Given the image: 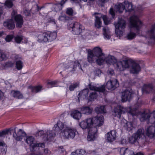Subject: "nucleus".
<instances>
[{
	"label": "nucleus",
	"mask_w": 155,
	"mask_h": 155,
	"mask_svg": "<svg viewBox=\"0 0 155 155\" xmlns=\"http://www.w3.org/2000/svg\"><path fill=\"white\" fill-rule=\"evenodd\" d=\"M54 129L56 132H60V135L64 139H73L77 132L75 129L67 126L60 121L54 125Z\"/></svg>",
	"instance_id": "f257e3e1"
},
{
	"label": "nucleus",
	"mask_w": 155,
	"mask_h": 155,
	"mask_svg": "<svg viewBox=\"0 0 155 155\" xmlns=\"http://www.w3.org/2000/svg\"><path fill=\"white\" fill-rule=\"evenodd\" d=\"M130 23L131 26L130 31L127 34V39H134L137 35L140 33V31L143 25V24L137 16L133 15L130 18Z\"/></svg>",
	"instance_id": "f03ea898"
},
{
	"label": "nucleus",
	"mask_w": 155,
	"mask_h": 155,
	"mask_svg": "<svg viewBox=\"0 0 155 155\" xmlns=\"http://www.w3.org/2000/svg\"><path fill=\"white\" fill-rule=\"evenodd\" d=\"M139 140V143L142 142L144 143L146 141V137L144 134V130L143 128L139 129L136 133L134 134L129 137V142L131 144H134Z\"/></svg>",
	"instance_id": "7ed1b4c3"
},
{
	"label": "nucleus",
	"mask_w": 155,
	"mask_h": 155,
	"mask_svg": "<svg viewBox=\"0 0 155 155\" xmlns=\"http://www.w3.org/2000/svg\"><path fill=\"white\" fill-rule=\"evenodd\" d=\"M35 140L34 138L32 136H27L25 140V142L30 146V149L32 151H36L39 149L40 147L43 148L45 146L44 143H33Z\"/></svg>",
	"instance_id": "20e7f679"
},
{
	"label": "nucleus",
	"mask_w": 155,
	"mask_h": 155,
	"mask_svg": "<svg viewBox=\"0 0 155 155\" xmlns=\"http://www.w3.org/2000/svg\"><path fill=\"white\" fill-rule=\"evenodd\" d=\"M89 87L91 90L94 91L90 92L89 97L91 101L94 100L97 97L96 91L103 92L105 91V87L104 85H101L100 87H97L90 84Z\"/></svg>",
	"instance_id": "39448f33"
},
{
	"label": "nucleus",
	"mask_w": 155,
	"mask_h": 155,
	"mask_svg": "<svg viewBox=\"0 0 155 155\" xmlns=\"http://www.w3.org/2000/svg\"><path fill=\"white\" fill-rule=\"evenodd\" d=\"M93 15H94L95 18V26L98 28H100L101 27V18H102L103 19L105 24L107 25V18L106 15H103L102 14L99 13H94Z\"/></svg>",
	"instance_id": "423d86ee"
},
{
	"label": "nucleus",
	"mask_w": 155,
	"mask_h": 155,
	"mask_svg": "<svg viewBox=\"0 0 155 155\" xmlns=\"http://www.w3.org/2000/svg\"><path fill=\"white\" fill-rule=\"evenodd\" d=\"M129 61L130 62L128 63L129 66L128 68H130V72L133 74H137L141 70L139 65L131 59L129 58Z\"/></svg>",
	"instance_id": "0eeeda50"
},
{
	"label": "nucleus",
	"mask_w": 155,
	"mask_h": 155,
	"mask_svg": "<svg viewBox=\"0 0 155 155\" xmlns=\"http://www.w3.org/2000/svg\"><path fill=\"white\" fill-rule=\"evenodd\" d=\"M69 29H72V33L74 35H79L82 31V26L78 22H72L69 24Z\"/></svg>",
	"instance_id": "6e6552de"
},
{
	"label": "nucleus",
	"mask_w": 155,
	"mask_h": 155,
	"mask_svg": "<svg viewBox=\"0 0 155 155\" xmlns=\"http://www.w3.org/2000/svg\"><path fill=\"white\" fill-rule=\"evenodd\" d=\"M87 60L89 63H91L96 62L97 64L100 65L103 64L102 60L100 61L99 59L96 58L90 50H89L88 51Z\"/></svg>",
	"instance_id": "1a4fd4ad"
},
{
	"label": "nucleus",
	"mask_w": 155,
	"mask_h": 155,
	"mask_svg": "<svg viewBox=\"0 0 155 155\" xmlns=\"http://www.w3.org/2000/svg\"><path fill=\"white\" fill-rule=\"evenodd\" d=\"M129 59L123 60L122 61H117L116 62V68L117 71H122L125 69L129 68L128 63L130 61H129Z\"/></svg>",
	"instance_id": "9d476101"
},
{
	"label": "nucleus",
	"mask_w": 155,
	"mask_h": 155,
	"mask_svg": "<svg viewBox=\"0 0 155 155\" xmlns=\"http://www.w3.org/2000/svg\"><path fill=\"white\" fill-rule=\"evenodd\" d=\"M92 123L91 126H94L99 127L103 125L104 123V118L103 116L98 115L94 117L91 118Z\"/></svg>",
	"instance_id": "9b49d317"
},
{
	"label": "nucleus",
	"mask_w": 155,
	"mask_h": 155,
	"mask_svg": "<svg viewBox=\"0 0 155 155\" xmlns=\"http://www.w3.org/2000/svg\"><path fill=\"white\" fill-rule=\"evenodd\" d=\"M93 53L100 61L102 60V63H103L104 58L105 54L102 52V50L99 47L95 48L93 51Z\"/></svg>",
	"instance_id": "f8f14e48"
},
{
	"label": "nucleus",
	"mask_w": 155,
	"mask_h": 155,
	"mask_svg": "<svg viewBox=\"0 0 155 155\" xmlns=\"http://www.w3.org/2000/svg\"><path fill=\"white\" fill-rule=\"evenodd\" d=\"M119 86V83L116 79L108 81L106 84V87L109 90H113Z\"/></svg>",
	"instance_id": "ddd939ff"
},
{
	"label": "nucleus",
	"mask_w": 155,
	"mask_h": 155,
	"mask_svg": "<svg viewBox=\"0 0 155 155\" xmlns=\"http://www.w3.org/2000/svg\"><path fill=\"white\" fill-rule=\"evenodd\" d=\"M117 132L115 130H112L106 134V140L111 143L115 140L117 136Z\"/></svg>",
	"instance_id": "4468645a"
},
{
	"label": "nucleus",
	"mask_w": 155,
	"mask_h": 155,
	"mask_svg": "<svg viewBox=\"0 0 155 155\" xmlns=\"http://www.w3.org/2000/svg\"><path fill=\"white\" fill-rule=\"evenodd\" d=\"M132 92L128 90H125L122 93L121 100L123 102L129 101L131 97Z\"/></svg>",
	"instance_id": "2eb2a0df"
},
{
	"label": "nucleus",
	"mask_w": 155,
	"mask_h": 155,
	"mask_svg": "<svg viewBox=\"0 0 155 155\" xmlns=\"http://www.w3.org/2000/svg\"><path fill=\"white\" fill-rule=\"evenodd\" d=\"M155 31V25H153L150 30L147 31L146 32V36L147 38H150L153 41H155V35L154 32Z\"/></svg>",
	"instance_id": "dca6fc26"
},
{
	"label": "nucleus",
	"mask_w": 155,
	"mask_h": 155,
	"mask_svg": "<svg viewBox=\"0 0 155 155\" xmlns=\"http://www.w3.org/2000/svg\"><path fill=\"white\" fill-rule=\"evenodd\" d=\"M26 135V133L23 130L19 129L17 133H16L15 130L13 134V137L15 140L19 141L23 139V137Z\"/></svg>",
	"instance_id": "f3484780"
},
{
	"label": "nucleus",
	"mask_w": 155,
	"mask_h": 155,
	"mask_svg": "<svg viewBox=\"0 0 155 155\" xmlns=\"http://www.w3.org/2000/svg\"><path fill=\"white\" fill-rule=\"evenodd\" d=\"M146 135L150 138H155V127L152 126L148 127L146 129Z\"/></svg>",
	"instance_id": "a211bd4d"
},
{
	"label": "nucleus",
	"mask_w": 155,
	"mask_h": 155,
	"mask_svg": "<svg viewBox=\"0 0 155 155\" xmlns=\"http://www.w3.org/2000/svg\"><path fill=\"white\" fill-rule=\"evenodd\" d=\"M115 28H118L124 30L126 27V22L125 20L122 18H119L117 22L114 23Z\"/></svg>",
	"instance_id": "6ab92c4d"
},
{
	"label": "nucleus",
	"mask_w": 155,
	"mask_h": 155,
	"mask_svg": "<svg viewBox=\"0 0 155 155\" xmlns=\"http://www.w3.org/2000/svg\"><path fill=\"white\" fill-rule=\"evenodd\" d=\"M14 19L16 27L21 28L23 23V19L22 16L20 15H16L14 17Z\"/></svg>",
	"instance_id": "aec40b11"
},
{
	"label": "nucleus",
	"mask_w": 155,
	"mask_h": 155,
	"mask_svg": "<svg viewBox=\"0 0 155 155\" xmlns=\"http://www.w3.org/2000/svg\"><path fill=\"white\" fill-rule=\"evenodd\" d=\"M92 120L91 118L86 119V121H83L79 124L80 126L83 129H88L91 126Z\"/></svg>",
	"instance_id": "412c9836"
},
{
	"label": "nucleus",
	"mask_w": 155,
	"mask_h": 155,
	"mask_svg": "<svg viewBox=\"0 0 155 155\" xmlns=\"http://www.w3.org/2000/svg\"><path fill=\"white\" fill-rule=\"evenodd\" d=\"M104 59L103 63L104 61H105L107 64H113L116 62L115 58L114 56L110 55L107 56L104 55Z\"/></svg>",
	"instance_id": "4be33fe9"
},
{
	"label": "nucleus",
	"mask_w": 155,
	"mask_h": 155,
	"mask_svg": "<svg viewBox=\"0 0 155 155\" xmlns=\"http://www.w3.org/2000/svg\"><path fill=\"white\" fill-rule=\"evenodd\" d=\"M3 25L5 27L9 29H13L15 27L14 22L12 19L8 20L4 22Z\"/></svg>",
	"instance_id": "5701e85b"
},
{
	"label": "nucleus",
	"mask_w": 155,
	"mask_h": 155,
	"mask_svg": "<svg viewBox=\"0 0 155 155\" xmlns=\"http://www.w3.org/2000/svg\"><path fill=\"white\" fill-rule=\"evenodd\" d=\"M126 110L125 108L121 106H120L114 109V112L115 113L116 116L120 118L121 115L122 113H124Z\"/></svg>",
	"instance_id": "b1692460"
},
{
	"label": "nucleus",
	"mask_w": 155,
	"mask_h": 155,
	"mask_svg": "<svg viewBox=\"0 0 155 155\" xmlns=\"http://www.w3.org/2000/svg\"><path fill=\"white\" fill-rule=\"evenodd\" d=\"M114 11L117 12L122 13L124 10V2L119 3L115 5L114 8Z\"/></svg>",
	"instance_id": "393cba45"
},
{
	"label": "nucleus",
	"mask_w": 155,
	"mask_h": 155,
	"mask_svg": "<svg viewBox=\"0 0 155 155\" xmlns=\"http://www.w3.org/2000/svg\"><path fill=\"white\" fill-rule=\"evenodd\" d=\"M89 92L88 89H86L83 90L81 91L78 94V101L79 102L80 99H84L87 97L88 94Z\"/></svg>",
	"instance_id": "a878e982"
},
{
	"label": "nucleus",
	"mask_w": 155,
	"mask_h": 155,
	"mask_svg": "<svg viewBox=\"0 0 155 155\" xmlns=\"http://www.w3.org/2000/svg\"><path fill=\"white\" fill-rule=\"evenodd\" d=\"M15 58L16 60L15 64L16 68L18 70H21L23 66V62L20 60L22 59L21 58L18 57V56H16Z\"/></svg>",
	"instance_id": "bb28decb"
},
{
	"label": "nucleus",
	"mask_w": 155,
	"mask_h": 155,
	"mask_svg": "<svg viewBox=\"0 0 155 155\" xmlns=\"http://www.w3.org/2000/svg\"><path fill=\"white\" fill-rule=\"evenodd\" d=\"M48 37L47 32L40 34L38 37V41L40 42H47L48 41Z\"/></svg>",
	"instance_id": "cd10ccee"
},
{
	"label": "nucleus",
	"mask_w": 155,
	"mask_h": 155,
	"mask_svg": "<svg viewBox=\"0 0 155 155\" xmlns=\"http://www.w3.org/2000/svg\"><path fill=\"white\" fill-rule=\"evenodd\" d=\"M120 153L122 155H134V152L128 148H121L120 150Z\"/></svg>",
	"instance_id": "c85d7f7f"
},
{
	"label": "nucleus",
	"mask_w": 155,
	"mask_h": 155,
	"mask_svg": "<svg viewBox=\"0 0 155 155\" xmlns=\"http://www.w3.org/2000/svg\"><path fill=\"white\" fill-rule=\"evenodd\" d=\"M124 10L125 12H131L134 10L132 4L127 1H125L124 2Z\"/></svg>",
	"instance_id": "c756f323"
},
{
	"label": "nucleus",
	"mask_w": 155,
	"mask_h": 155,
	"mask_svg": "<svg viewBox=\"0 0 155 155\" xmlns=\"http://www.w3.org/2000/svg\"><path fill=\"white\" fill-rule=\"evenodd\" d=\"M140 120L141 121H143L145 120H148L149 122L151 123H153V122L152 120V117L150 114H143L140 118Z\"/></svg>",
	"instance_id": "7c9ffc66"
},
{
	"label": "nucleus",
	"mask_w": 155,
	"mask_h": 155,
	"mask_svg": "<svg viewBox=\"0 0 155 155\" xmlns=\"http://www.w3.org/2000/svg\"><path fill=\"white\" fill-rule=\"evenodd\" d=\"M11 95L13 97L18 99H22L23 97L22 94L18 91H11Z\"/></svg>",
	"instance_id": "2f4dec72"
},
{
	"label": "nucleus",
	"mask_w": 155,
	"mask_h": 155,
	"mask_svg": "<svg viewBox=\"0 0 155 155\" xmlns=\"http://www.w3.org/2000/svg\"><path fill=\"white\" fill-rule=\"evenodd\" d=\"M71 115L72 117L76 120H79L81 116V113L78 110L72 111Z\"/></svg>",
	"instance_id": "473e14b6"
},
{
	"label": "nucleus",
	"mask_w": 155,
	"mask_h": 155,
	"mask_svg": "<svg viewBox=\"0 0 155 155\" xmlns=\"http://www.w3.org/2000/svg\"><path fill=\"white\" fill-rule=\"evenodd\" d=\"M78 66V67L79 69H80L81 70H82L80 64L78 61H75L74 62L71 63L69 67V68H70V71H75V68Z\"/></svg>",
	"instance_id": "72a5a7b5"
},
{
	"label": "nucleus",
	"mask_w": 155,
	"mask_h": 155,
	"mask_svg": "<svg viewBox=\"0 0 155 155\" xmlns=\"http://www.w3.org/2000/svg\"><path fill=\"white\" fill-rule=\"evenodd\" d=\"M153 89V86L152 84L144 85L143 90L146 93H149L152 91Z\"/></svg>",
	"instance_id": "f704fd0d"
},
{
	"label": "nucleus",
	"mask_w": 155,
	"mask_h": 155,
	"mask_svg": "<svg viewBox=\"0 0 155 155\" xmlns=\"http://www.w3.org/2000/svg\"><path fill=\"white\" fill-rule=\"evenodd\" d=\"M103 34L105 39H109L110 38V34L109 29L108 27H105L103 28Z\"/></svg>",
	"instance_id": "c9c22d12"
},
{
	"label": "nucleus",
	"mask_w": 155,
	"mask_h": 155,
	"mask_svg": "<svg viewBox=\"0 0 155 155\" xmlns=\"http://www.w3.org/2000/svg\"><path fill=\"white\" fill-rule=\"evenodd\" d=\"M53 129H54V127H53ZM54 131L52 130H49L48 131L46 132V140H48L51 138L54 137V136H55V135L56 132L58 133V132H56L55 130L53 129ZM59 133H60L59 132Z\"/></svg>",
	"instance_id": "e433bc0d"
},
{
	"label": "nucleus",
	"mask_w": 155,
	"mask_h": 155,
	"mask_svg": "<svg viewBox=\"0 0 155 155\" xmlns=\"http://www.w3.org/2000/svg\"><path fill=\"white\" fill-rule=\"evenodd\" d=\"M48 41H51L54 40L57 37V34L55 32H47Z\"/></svg>",
	"instance_id": "4c0bfd02"
},
{
	"label": "nucleus",
	"mask_w": 155,
	"mask_h": 155,
	"mask_svg": "<svg viewBox=\"0 0 155 155\" xmlns=\"http://www.w3.org/2000/svg\"><path fill=\"white\" fill-rule=\"evenodd\" d=\"M81 111L82 114H91L92 110L89 107H86L81 108Z\"/></svg>",
	"instance_id": "58836bf2"
},
{
	"label": "nucleus",
	"mask_w": 155,
	"mask_h": 155,
	"mask_svg": "<svg viewBox=\"0 0 155 155\" xmlns=\"http://www.w3.org/2000/svg\"><path fill=\"white\" fill-rule=\"evenodd\" d=\"M97 127L94 126H91L88 128L89 129L88 133L97 134Z\"/></svg>",
	"instance_id": "ea45409f"
},
{
	"label": "nucleus",
	"mask_w": 155,
	"mask_h": 155,
	"mask_svg": "<svg viewBox=\"0 0 155 155\" xmlns=\"http://www.w3.org/2000/svg\"><path fill=\"white\" fill-rule=\"evenodd\" d=\"M95 111L98 114L104 113L106 112L104 108V106H100L97 107L95 109Z\"/></svg>",
	"instance_id": "a19ab883"
},
{
	"label": "nucleus",
	"mask_w": 155,
	"mask_h": 155,
	"mask_svg": "<svg viewBox=\"0 0 155 155\" xmlns=\"http://www.w3.org/2000/svg\"><path fill=\"white\" fill-rule=\"evenodd\" d=\"M124 127L126 130L129 131L131 130L134 128L133 124L130 122H127Z\"/></svg>",
	"instance_id": "79ce46f5"
},
{
	"label": "nucleus",
	"mask_w": 155,
	"mask_h": 155,
	"mask_svg": "<svg viewBox=\"0 0 155 155\" xmlns=\"http://www.w3.org/2000/svg\"><path fill=\"white\" fill-rule=\"evenodd\" d=\"M97 137V134L88 133L87 140L89 141L94 140H95Z\"/></svg>",
	"instance_id": "37998d69"
},
{
	"label": "nucleus",
	"mask_w": 155,
	"mask_h": 155,
	"mask_svg": "<svg viewBox=\"0 0 155 155\" xmlns=\"http://www.w3.org/2000/svg\"><path fill=\"white\" fill-rule=\"evenodd\" d=\"M66 13L70 16H72L75 14L74 10L71 8H67L66 12Z\"/></svg>",
	"instance_id": "c03bdc74"
},
{
	"label": "nucleus",
	"mask_w": 155,
	"mask_h": 155,
	"mask_svg": "<svg viewBox=\"0 0 155 155\" xmlns=\"http://www.w3.org/2000/svg\"><path fill=\"white\" fill-rule=\"evenodd\" d=\"M123 30L118 28H116L115 33L117 37L120 38L122 36Z\"/></svg>",
	"instance_id": "a18cd8bd"
},
{
	"label": "nucleus",
	"mask_w": 155,
	"mask_h": 155,
	"mask_svg": "<svg viewBox=\"0 0 155 155\" xmlns=\"http://www.w3.org/2000/svg\"><path fill=\"white\" fill-rule=\"evenodd\" d=\"M42 90V87L38 86L36 87H33L32 88L31 91L32 92L37 93Z\"/></svg>",
	"instance_id": "49530a36"
},
{
	"label": "nucleus",
	"mask_w": 155,
	"mask_h": 155,
	"mask_svg": "<svg viewBox=\"0 0 155 155\" xmlns=\"http://www.w3.org/2000/svg\"><path fill=\"white\" fill-rule=\"evenodd\" d=\"M37 135L38 136H40L44 140H46V134H45V132H44V131L41 130L39 131L37 134Z\"/></svg>",
	"instance_id": "de8ad7c7"
},
{
	"label": "nucleus",
	"mask_w": 155,
	"mask_h": 155,
	"mask_svg": "<svg viewBox=\"0 0 155 155\" xmlns=\"http://www.w3.org/2000/svg\"><path fill=\"white\" fill-rule=\"evenodd\" d=\"M14 39L15 41L17 43H20L21 41L23 39V37L22 36L17 35L15 37Z\"/></svg>",
	"instance_id": "09e8293b"
},
{
	"label": "nucleus",
	"mask_w": 155,
	"mask_h": 155,
	"mask_svg": "<svg viewBox=\"0 0 155 155\" xmlns=\"http://www.w3.org/2000/svg\"><path fill=\"white\" fill-rule=\"evenodd\" d=\"M129 114L131 115L132 116L137 115V111L136 109L133 110L130 109L129 111H128Z\"/></svg>",
	"instance_id": "8fccbe9b"
},
{
	"label": "nucleus",
	"mask_w": 155,
	"mask_h": 155,
	"mask_svg": "<svg viewBox=\"0 0 155 155\" xmlns=\"http://www.w3.org/2000/svg\"><path fill=\"white\" fill-rule=\"evenodd\" d=\"M6 57V55L5 53L0 52V61L5 60Z\"/></svg>",
	"instance_id": "3c124183"
},
{
	"label": "nucleus",
	"mask_w": 155,
	"mask_h": 155,
	"mask_svg": "<svg viewBox=\"0 0 155 155\" xmlns=\"http://www.w3.org/2000/svg\"><path fill=\"white\" fill-rule=\"evenodd\" d=\"M14 37V36L12 35H7L5 38V40L7 42H10Z\"/></svg>",
	"instance_id": "603ef678"
},
{
	"label": "nucleus",
	"mask_w": 155,
	"mask_h": 155,
	"mask_svg": "<svg viewBox=\"0 0 155 155\" xmlns=\"http://www.w3.org/2000/svg\"><path fill=\"white\" fill-rule=\"evenodd\" d=\"M78 84L77 83H75L71 85L69 89L71 91H73L74 89L76 88L78 86Z\"/></svg>",
	"instance_id": "864d4df0"
},
{
	"label": "nucleus",
	"mask_w": 155,
	"mask_h": 155,
	"mask_svg": "<svg viewBox=\"0 0 155 155\" xmlns=\"http://www.w3.org/2000/svg\"><path fill=\"white\" fill-rule=\"evenodd\" d=\"M9 132V130H5L0 132V137H3L8 134Z\"/></svg>",
	"instance_id": "5fc2aeb1"
},
{
	"label": "nucleus",
	"mask_w": 155,
	"mask_h": 155,
	"mask_svg": "<svg viewBox=\"0 0 155 155\" xmlns=\"http://www.w3.org/2000/svg\"><path fill=\"white\" fill-rule=\"evenodd\" d=\"M101 151V149L99 148L96 149L95 150L91 151L90 153L97 154L99 153Z\"/></svg>",
	"instance_id": "6e6d98bb"
},
{
	"label": "nucleus",
	"mask_w": 155,
	"mask_h": 155,
	"mask_svg": "<svg viewBox=\"0 0 155 155\" xmlns=\"http://www.w3.org/2000/svg\"><path fill=\"white\" fill-rule=\"evenodd\" d=\"M5 5L9 8H11L12 6V2L9 0L6 1L5 3Z\"/></svg>",
	"instance_id": "4d7b16f0"
},
{
	"label": "nucleus",
	"mask_w": 155,
	"mask_h": 155,
	"mask_svg": "<svg viewBox=\"0 0 155 155\" xmlns=\"http://www.w3.org/2000/svg\"><path fill=\"white\" fill-rule=\"evenodd\" d=\"M67 19V17L65 15H63L60 16L59 18V19L62 21H65Z\"/></svg>",
	"instance_id": "13d9d810"
},
{
	"label": "nucleus",
	"mask_w": 155,
	"mask_h": 155,
	"mask_svg": "<svg viewBox=\"0 0 155 155\" xmlns=\"http://www.w3.org/2000/svg\"><path fill=\"white\" fill-rule=\"evenodd\" d=\"M82 1H80V2L77 5V6L79 7L80 8H82L85 5L84 3H85V2H84L83 3L82 2Z\"/></svg>",
	"instance_id": "bf43d9fd"
},
{
	"label": "nucleus",
	"mask_w": 155,
	"mask_h": 155,
	"mask_svg": "<svg viewBox=\"0 0 155 155\" xmlns=\"http://www.w3.org/2000/svg\"><path fill=\"white\" fill-rule=\"evenodd\" d=\"M109 13L111 15L113 18H114L115 16V14L114 11L113 9L112 8H111L109 10Z\"/></svg>",
	"instance_id": "052dcab7"
},
{
	"label": "nucleus",
	"mask_w": 155,
	"mask_h": 155,
	"mask_svg": "<svg viewBox=\"0 0 155 155\" xmlns=\"http://www.w3.org/2000/svg\"><path fill=\"white\" fill-rule=\"evenodd\" d=\"M151 117H152V120L153 122L155 121V110L152 113L150 114Z\"/></svg>",
	"instance_id": "680f3d73"
},
{
	"label": "nucleus",
	"mask_w": 155,
	"mask_h": 155,
	"mask_svg": "<svg viewBox=\"0 0 155 155\" xmlns=\"http://www.w3.org/2000/svg\"><path fill=\"white\" fill-rule=\"evenodd\" d=\"M94 72L95 75L97 76H99L101 73V71L99 69H97Z\"/></svg>",
	"instance_id": "e2e57ef3"
},
{
	"label": "nucleus",
	"mask_w": 155,
	"mask_h": 155,
	"mask_svg": "<svg viewBox=\"0 0 155 155\" xmlns=\"http://www.w3.org/2000/svg\"><path fill=\"white\" fill-rule=\"evenodd\" d=\"M56 82L55 81H51L48 82V84L51 85L52 87H54L56 84Z\"/></svg>",
	"instance_id": "0e129e2a"
},
{
	"label": "nucleus",
	"mask_w": 155,
	"mask_h": 155,
	"mask_svg": "<svg viewBox=\"0 0 155 155\" xmlns=\"http://www.w3.org/2000/svg\"><path fill=\"white\" fill-rule=\"evenodd\" d=\"M24 12L25 14V15L27 16H29L30 14V12L29 10L27 9H25L24 11Z\"/></svg>",
	"instance_id": "69168bd1"
},
{
	"label": "nucleus",
	"mask_w": 155,
	"mask_h": 155,
	"mask_svg": "<svg viewBox=\"0 0 155 155\" xmlns=\"http://www.w3.org/2000/svg\"><path fill=\"white\" fill-rule=\"evenodd\" d=\"M58 150L60 153H63L64 151V149L62 147H60L58 149Z\"/></svg>",
	"instance_id": "338daca9"
},
{
	"label": "nucleus",
	"mask_w": 155,
	"mask_h": 155,
	"mask_svg": "<svg viewBox=\"0 0 155 155\" xmlns=\"http://www.w3.org/2000/svg\"><path fill=\"white\" fill-rule=\"evenodd\" d=\"M134 155H144V154L143 153L139 152L137 153L136 154Z\"/></svg>",
	"instance_id": "774afa93"
}]
</instances>
